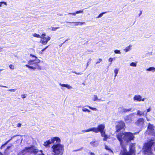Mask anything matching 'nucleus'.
I'll use <instances>...</instances> for the list:
<instances>
[{"label":"nucleus","instance_id":"nucleus-1","mask_svg":"<svg viewBox=\"0 0 155 155\" xmlns=\"http://www.w3.org/2000/svg\"><path fill=\"white\" fill-rule=\"evenodd\" d=\"M61 142V140L59 137H53L45 142L43 145L46 147H48L50 144L53 143L51 149L53 155H62L64 151V146L60 143Z\"/></svg>","mask_w":155,"mask_h":155},{"label":"nucleus","instance_id":"nucleus-2","mask_svg":"<svg viewBox=\"0 0 155 155\" xmlns=\"http://www.w3.org/2000/svg\"><path fill=\"white\" fill-rule=\"evenodd\" d=\"M136 134V132L132 133L130 132H120L117 134L116 137L120 142V146L124 151L126 150V149L124 140L128 143L134 140L135 138L134 135Z\"/></svg>","mask_w":155,"mask_h":155},{"label":"nucleus","instance_id":"nucleus-3","mask_svg":"<svg viewBox=\"0 0 155 155\" xmlns=\"http://www.w3.org/2000/svg\"><path fill=\"white\" fill-rule=\"evenodd\" d=\"M153 139H151L144 143L143 149L145 155H153L152 147L155 143Z\"/></svg>","mask_w":155,"mask_h":155},{"label":"nucleus","instance_id":"nucleus-4","mask_svg":"<svg viewBox=\"0 0 155 155\" xmlns=\"http://www.w3.org/2000/svg\"><path fill=\"white\" fill-rule=\"evenodd\" d=\"M38 151V150L35 148L33 145H31L29 147H26L21 151L22 153L25 152L30 153H34L35 154H36Z\"/></svg>","mask_w":155,"mask_h":155},{"label":"nucleus","instance_id":"nucleus-5","mask_svg":"<svg viewBox=\"0 0 155 155\" xmlns=\"http://www.w3.org/2000/svg\"><path fill=\"white\" fill-rule=\"evenodd\" d=\"M125 126L124 122L122 120L117 122V124L116 126V132H118L124 129Z\"/></svg>","mask_w":155,"mask_h":155},{"label":"nucleus","instance_id":"nucleus-6","mask_svg":"<svg viewBox=\"0 0 155 155\" xmlns=\"http://www.w3.org/2000/svg\"><path fill=\"white\" fill-rule=\"evenodd\" d=\"M105 128V126L104 124H99L97 126V127H94V133H98L100 132L101 134H102L105 132L104 130Z\"/></svg>","mask_w":155,"mask_h":155},{"label":"nucleus","instance_id":"nucleus-7","mask_svg":"<svg viewBox=\"0 0 155 155\" xmlns=\"http://www.w3.org/2000/svg\"><path fill=\"white\" fill-rule=\"evenodd\" d=\"M30 56L34 58H35V59L34 60H30L28 62V64L29 65H37V64H38L40 62V60L38 59L37 57L34 55L30 54Z\"/></svg>","mask_w":155,"mask_h":155},{"label":"nucleus","instance_id":"nucleus-8","mask_svg":"<svg viewBox=\"0 0 155 155\" xmlns=\"http://www.w3.org/2000/svg\"><path fill=\"white\" fill-rule=\"evenodd\" d=\"M147 129L151 135L155 137V132L153 125L151 124L150 123H149L147 126Z\"/></svg>","mask_w":155,"mask_h":155},{"label":"nucleus","instance_id":"nucleus-9","mask_svg":"<svg viewBox=\"0 0 155 155\" xmlns=\"http://www.w3.org/2000/svg\"><path fill=\"white\" fill-rule=\"evenodd\" d=\"M25 66L33 70H35V69H36L39 70H41V67L37 64V65H36L34 64L30 65L28 64H26Z\"/></svg>","mask_w":155,"mask_h":155},{"label":"nucleus","instance_id":"nucleus-10","mask_svg":"<svg viewBox=\"0 0 155 155\" xmlns=\"http://www.w3.org/2000/svg\"><path fill=\"white\" fill-rule=\"evenodd\" d=\"M144 122V120L142 118H139L135 122V124L137 125H142Z\"/></svg>","mask_w":155,"mask_h":155},{"label":"nucleus","instance_id":"nucleus-11","mask_svg":"<svg viewBox=\"0 0 155 155\" xmlns=\"http://www.w3.org/2000/svg\"><path fill=\"white\" fill-rule=\"evenodd\" d=\"M135 144L133 143H131L129 146V151L135 154Z\"/></svg>","mask_w":155,"mask_h":155},{"label":"nucleus","instance_id":"nucleus-12","mask_svg":"<svg viewBox=\"0 0 155 155\" xmlns=\"http://www.w3.org/2000/svg\"><path fill=\"white\" fill-rule=\"evenodd\" d=\"M59 85L60 86H61V87H64L67 88H68V89H71L73 88L69 84H61L60 83L59 84Z\"/></svg>","mask_w":155,"mask_h":155},{"label":"nucleus","instance_id":"nucleus-13","mask_svg":"<svg viewBox=\"0 0 155 155\" xmlns=\"http://www.w3.org/2000/svg\"><path fill=\"white\" fill-rule=\"evenodd\" d=\"M67 23H74L75 24L74 25L75 26H78L79 25H82L83 24H84L85 23V22H66Z\"/></svg>","mask_w":155,"mask_h":155},{"label":"nucleus","instance_id":"nucleus-14","mask_svg":"<svg viewBox=\"0 0 155 155\" xmlns=\"http://www.w3.org/2000/svg\"><path fill=\"white\" fill-rule=\"evenodd\" d=\"M101 135L102 137H103L104 138L103 139V140L104 141H106L108 138V137L107 135H106L105 134V131L104 133L103 132L102 134H101Z\"/></svg>","mask_w":155,"mask_h":155},{"label":"nucleus","instance_id":"nucleus-15","mask_svg":"<svg viewBox=\"0 0 155 155\" xmlns=\"http://www.w3.org/2000/svg\"><path fill=\"white\" fill-rule=\"evenodd\" d=\"M146 70L148 71H152L153 72H154L155 71V68L153 67H150L147 68Z\"/></svg>","mask_w":155,"mask_h":155},{"label":"nucleus","instance_id":"nucleus-16","mask_svg":"<svg viewBox=\"0 0 155 155\" xmlns=\"http://www.w3.org/2000/svg\"><path fill=\"white\" fill-rule=\"evenodd\" d=\"M135 154L129 151L128 152H124L122 153V155H135Z\"/></svg>","mask_w":155,"mask_h":155},{"label":"nucleus","instance_id":"nucleus-17","mask_svg":"<svg viewBox=\"0 0 155 155\" xmlns=\"http://www.w3.org/2000/svg\"><path fill=\"white\" fill-rule=\"evenodd\" d=\"M47 37L42 38V39H41L40 42L43 45H45L46 44H44V42L47 41Z\"/></svg>","mask_w":155,"mask_h":155},{"label":"nucleus","instance_id":"nucleus-18","mask_svg":"<svg viewBox=\"0 0 155 155\" xmlns=\"http://www.w3.org/2000/svg\"><path fill=\"white\" fill-rule=\"evenodd\" d=\"M91 131L94 132V127H92L87 130H84L83 131L84 132H87Z\"/></svg>","mask_w":155,"mask_h":155},{"label":"nucleus","instance_id":"nucleus-19","mask_svg":"<svg viewBox=\"0 0 155 155\" xmlns=\"http://www.w3.org/2000/svg\"><path fill=\"white\" fill-rule=\"evenodd\" d=\"M124 120L125 121L130 122L131 121V120L130 118V117L129 116H127L124 119Z\"/></svg>","mask_w":155,"mask_h":155},{"label":"nucleus","instance_id":"nucleus-20","mask_svg":"<svg viewBox=\"0 0 155 155\" xmlns=\"http://www.w3.org/2000/svg\"><path fill=\"white\" fill-rule=\"evenodd\" d=\"M142 97H134V99L135 101H143L144 98L142 99H141Z\"/></svg>","mask_w":155,"mask_h":155},{"label":"nucleus","instance_id":"nucleus-21","mask_svg":"<svg viewBox=\"0 0 155 155\" xmlns=\"http://www.w3.org/2000/svg\"><path fill=\"white\" fill-rule=\"evenodd\" d=\"M137 114L139 116H141L142 115H144V112H141L139 110H138L137 111Z\"/></svg>","mask_w":155,"mask_h":155},{"label":"nucleus","instance_id":"nucleus-22","mask_svg":"<svg viewBox=\"0 0 155 155\" xmlns=\"http://www.w3.org/2000/svg\"><path fill=\"white\" fill-rule=\"evenodd\" d=\"M132 46L131 45H130L129 46H128L126 48L124 49V51L126 52H127L129 51L130 49V47Z\"/></svg>","mask_w":155,"mask_h":155},{"label":"nucleus","instance_id":"nucleus-23","mask_svg":"<svg viewBox=\"0 0 155 155\" xmlns=\"http://www.w3.org/2000/svg\"><path fill=\"white\" fill-rule=\"evenodd\" d=\"M132 110V108H130L129 109H123V111L124 113H125L126 112H129V111L131 110Z\"/></svg>","mask_w":155,"mask_h":155},{"label":"nucleus","instance_id":"nucleus-24","mask_svg":"<svg viewBox=\"0 0 155 155\" xmlns=\"http://www.w3.org/2000/svg\"><path fill=\"white\" fill-rule=\"evenodd\" d=\"M106 13H107V12H105L101 13L97 17H96V18H99L101 17L104 14Z\"/></svg>","mask_w":155,"mask_h":155},{"label":"nucleus","instance_id":"nucleus-25","mask_svg":"<svg viewBox=\"0 0 155 155\" xmlns=\"http://www.w3.org/2000/svg\"><path fill=\"white\" fill-rule=\"evenodd\" d=\"M119 70L118 69L116 68L114 70V72L115 73V76H114V79H115V77L117 76V74H118V72Z\"/></svg>","mask_w":155,"mask_h":155},{"label":"nucleus","instance_id":"nucleus-26","mask_svg":"<svg viewBox=\"0 0 155 155\" xmlns=\"http://www.w3.org/2000/svg\"><path fill=\"white\" fill-rule=\"evenodd\" d=\"M105 148L107 150L112 152V150L107 145H105Z\"/></svg>","mask_w":155,"mask_h":155},{"label":"nucleus","instance_id":"nucleus-27","mask_svg":"<svg viewBox=\"0 0 155 155\" xmlns=\"http://www.w3.org/2000/svg\"><path fill=\"white\" fill-rule=\"evenodd\" d=\"M130 65L131 66L136 67L137 66V64L135 62H132L130 64Z\"/></svg>","mask_w":155,"mask_h":155},{"label":"nucleus","instance_id":"nucleus-28","mask_svg":"<svg viewBox=\"0 0 155 155\" xmlns=\"http://www.w3.org/2000/svg\"><path fill=\"white\" fill-rule=\"evenodd\" d=\"M82 111L84 112H90V111L87 109L86 108H83L82 109Z\"/></svg>","mask_w":155,"mask_h":155},{"label":"nucleus","instance_id":"nucleus-29","mask_svg":"<svg viewBox=\"0 0 155 155\" xmlns=\"http://www.w3.org/2000/svg\"><path fill=\"white\" fill-rule=\"evenodd\" d=\"M33 36L34 37L37 38H41V36L38 34H37L36 33H34L33 34Z\"/></svg>","mask_w":155,"mask_h":155},{"label":"nucleus","instance_id":"nucleus-30","mask_svg":"<svg viewBox=\"0 0 155 155\" xmlns=\"http://www.w3.org/2000/svg\"><path fill=\"white\" fill-rule=\"evenodd\" d=\"M51 39V37L49 36L48 37V38H47V41L44 42V44H46L48 43V41H49Z\"/></svg>","mask_w":155,"mask_h":155},{"label":"nucleus","instance_id":"nucleus-31","mask_svg":"<svg viewBox=\"0 0 155 155\" xmlns=\"http://www.w3.org/2000/svg\"><path fill=\"white\" fill-rule=\"evenodd\" d=\"M114 52L116 54H121L120 51L118 50H115L114 51Z\"/></svg>","mask_w":155,"mask_h":155},{"label":"nucleus","instance_id":"nucleus-32","mask_svg":"<svg viewBox=\"0 0 155 155\" xmlns=\"http://www.w3.org/2000/svg\"><path fill=\"white\" fill-rule=\"evenodd\" d=\"M60 28V27H52V31H55L57 29H59Z\"/></svg>","mask_w":155,"mask_h":155},{"label":"nucleus","instance_id":"nucleus-33","mask_svg":"<svg viewBox=\"0 0 155 155\" xmlns=\"http://www.w3.org/2000/svg\"><path fill=\"white\" fill-rule=\"evenodd\" d=\"M3 3L4 4L6 5H7V4L6 2H0V7H1L2 6V4H3Z\"/></svg>","mask_w":155,"mask_h":155},{"label":"nucleus","instance_id":"nucleus-34","mask_svg":"<svg viewBox=\"0 0 155 155\" xmlns=\"http://www.w3.org/2000/svg\"><path fill=\"white\" fill-rule=\"evenodd\" d=\"M83 11L81 10H79L78 11H77L75 13L76 14L80 13H83Z\"/></svg>","mask_w":155,"mask_h":155},{"label":"nucleus","instance_id":"nucleus-35","mask_svg":"<svg viewBox=\"0 0 155 155\" xmlns=\"http://www.w3.org/2000/svg\"><path fill=\"white\" fill-rule=\"evenodd\" d=\"M9 67L11 69H14V66L12 64H10Z\"/></svg>","mask_w":155,"mask_h":155},{"label":"nucleus","instance_id":"nucleus-36","mask_svg":"<svg viewBox=\"0 0 155 155\" xmlns=\"http://www.w3.org/2000/svg\"><path fill=\"white\" fill-rule=\"evenodd\" d=\"M87 107H88L90 109H91L92 110H96V108L92 107L89 106H87Z\"/></svg>","mask_w":155,"mask_h":155},{"label":"nucleus","instance_id":"nucleus-37","mask_svg":"<svg viewBox=\"0 0 155 155\" xmlns=\"http://www.w3.org/2000/svg\"><path fill=\"white\" fill-rule=\"evenodd\" d=\"M102 61L101 59L100 58L98 59V60L96 62V64H97L100 63L101 61Z\"/></svg>","mask_w":155,"mask_h":155},{"label":"nucleus","instance_id":"nucleus-38","mask_svg":"<svg viewBox=\"0 0 155 155\" xmlns=\"http://www.w3.org/2000/svg\"><path fill=\"white\" fill-rule=\"evenodd\" d=\"M91 58L89 59L88 60V62H87V67L88 66V65L89 64H90V61H91Z\"/></svg>","mask_w":155,"mask_h":155},{"label":"nucleus","instance_id":"nucleus-39","mask_svg":"<svg viewBox=\"0 0 155 155\" xmlns=\"http://www.w3.org/2000/svg\"><path fill=\"white\" fill-rule=\"evenodd\" d=\"M16 89H11L8 90V91H15L16 90Z\"/></svg>","mask_w":155,"mask_h":155},{"label":"nucleus","instance_id":"nucleus-40","mask_svg":"<svg viewBox=\"0 0 155 155\" xmlns=\"http://www.w3.org/2000/svg\"><path fill=\"white\" fill-rule=\"evenodd\" d=\"M13 137H12L9 140H8V141H7L5 143V144H7L9 142H10V141L11 140H12V139L13 138Z\"/></svg>","mask_w":155,"mask_h":155},{"label":"nucleus","instance_id":"nucleus-41","mask_svg":"<svg viewBox=\"0 0 155 155\" xmlns=\"http://www.w3.org/2000/svg\"><path fill=\"white\" fill-rule=\"evenodd\" d=\"M89 155H95L94 153H93L91 152H89Z\"/></svg>","mask_w":155,"mask_h":155},{"label":"nucleus","instance_id":"nucleus-42","mask_svg":"<svg viewBox=\"0 0 155 155\" xmlns=\"http://www.w3.org/2000/svg\"><path fill=\"white\" fill-rule=\"evenodd\" d=\"M49 45H48L47 46H46L45 48L43 49L42 50V51H44L48 47Z\"/></svg>","mask_w":155,"mask_h":155},{"label":"nucleus","instance_id":"nucleus-43","mask_svg":"<svg viewBox=\"0 0 155 155\" xmlns=\"http://www.w3.org/2000/svg\"><path fill=\"white\" fill-rule=\"evenodd\" d=\"M113 60V58H109L108 60V61L110 62H112V61Z\"/></svg>","mask_w":155,"mask_h":155},{"label":"nucleus","instance_id":"nucleus-44","mask_svg":"<svg viewBox=\"0 0 155 155\" xmlns=\"http://www.w3.org/2000/svg\"><path fill=\"white\" fill-rule=\"evenodd\" d=\"M151 110V109L150 108H149L147 109V111L146 113V114H147V112L150 111Z\"/></svg>","mask_w":155,"mask_h":155},{"label":"nucleus","instance_id":"nucleus-45","mask_svg":"<svg viewBox=\"0 0 155 155\" xmlns=\"http://www.w3.org/2000/svg\"><path fill=\"white\" fill-rule=\"evenodd\" d=\"M6 145V144H5V143L3 144L1 147L0 149H2L3 148V147L5 145Z\"/></svg>","mask_w":155,"mask_h":155},{"label":"nucleus","instance_id":"nucleus-46","mask_svg":"<svg viewBox=\"0 0 155 155\" xmlns=\"http://www.w3.org/2000/svg\"><path fill=\"white\" fill-rule=\"evenodd\" d=\"M21 124L20 123H18L17 124V126L18 127H21Z\"/></svg>","mask_w":155,"mask_h":155},{"label":"nucleus","instance_id":"nucleus-47","mask_svg":"<svg viewBox=\"0 0 155 155\" xmlns=\"http://www.w3.org/2000/svg\"><path fill=\"white\" fill-rule=\"evenodd\" d=\"M76 13H69L68 14V15H70V14H72V15H73L74 16L75 15V14Z\"/></svg>","mask_w":155,"mask_h":155},{"label":"nucleus","instance_id":"nucleus-48","mask_svg":"<svg viewBox=\"0 0 155 155\" xmlns=\"http://www.w3.org/2000/svg\"><path fill=\"white\" fill-rule=\"evenodd\" d=\"M57 15L59 16H63V14H58Z\"/></svg>","mask_w":155,"mask_h":155},{"label":"nucleus","instance_id":"nucleus-49","mask_svg":"<svg viewBox=\"0 0 155 155\" xmlns=\"http://www.w3.org/2000/svg\"><path fill=\"white\" fill-rule=\"evenodd\" d=\"M45 35H46L44 33L41 36L45 37Z\"/></svg>","mask_w":155,"mask_h":155},{"label":"nucleus","instance_id":"nucleus-50","mask_svg":"<svg viewBox=\"0 0 155 155\" xmlns=\"http://www.w3.org/2000/svg\"><path fill=\"white\" fill-rule=\"evenodd\" d=\"M142 11H140V13L139 14V16H140L141 14H142Z\"/></svg>","mask_w":155,"mask_h":155},{"label":"nucleus","instance_id":"nucleus-51","mask_svg":"<svg viewBox=\"0 0 155 155\" xmlns=\"http://www.w3.org/2000/svg\"><path fill=\"white\" fill-rule=\"evenodd\" d=\"M10 147H11V146H8V147H7L6 149H9Z\"/></svg>","mask_w":155,"mask_h":155},{"label":"nucleus","instance_id":"nucleus-52","mask_svg":"<svg viewBox=\"0 0 155 155\" xmlns=\"http://www.w3.org/2000/svg\"><path fill=\"white\" fill-rule=\"evenodd\" d=\"M97 97H94V99H93V100L94 101H96V100H97Z\"/></svg>","mask_w":155,"mask_h":155},{"label":"nucleus","instance_id":"nucleus-53","mask_svg":"<svg viewBox=\"0 0 155 155\" xmlns=\"http://www.w3.org/2000/svg\"><path fill=\"white\" fill-rule=\"evenodd\" d=\"M0 87H7L6 86H2V85H0Z\"/></svg>","mask_w":155,"mask_h":155},{"label":"nucleus","instance_id":"nucleus-54","mask_svg":"<svg viewBox=\"0 0 155 155\" xmlns=\"http://www.w3.org/2000/svg\"><path fill=\"white\" fill-rule=\"evenodd\" d=\"M78 74V75H81V74H82V73H77V74Z\"/></svg>","mask_w":155,"mask_h":155},{"label":"nucleus","instance_id":"nucleus-55","mask_svg":"<svg viewBox=\"0 0 155 155\" xmlns=\"http://www.w3.org/2000/svg\"><path fill=\"white\" fill-rule=\"evenodd\" d=\"M134 97H141L140 95H138V96H137V95H135V96H134Z\"/></svg>","mask_w":155,"mask_h":155},{"label":"nucleus","instance_id":"nucleus-56","mask_svg":"<svg viewBox=\"0 0 155 155\" xmlns=\"http://www.w3.org/2000/svg\"><path fill=\"white\" fill-rule=\"evenodd\" d=\"M95 143V141H92L90 143L91 144L94 143Z\"/></svg>","mask_w":155,"mask_h":155},{"label":"nucleus","instance_id":"nucleus-57","mask_svg":"<svg viewBox=\"0 0 155 155\" xmlns=\"http://www.w3.org/2000/svg\"><path fill=\"white\" fill-rule=\"evenodd\" d=\"M43 51H42V50L40 52V53L41 54H42Z\"/></svg>","mask_w":155,"mask_h":155},{"label":"nucleus","instance_id":"nucleus-58","mask_svg":"<svg viewBox=\"0 0 155 155\" xmlns=\"http://www.w3.org/2000/svg\"><path fill=\"white\" fill-rule=\"evenodd\" d=\"M72 72L73 73H75V74H77V72H76V71H72Z\"/></svg>","mask_w":155,"mask_h":155},{"label":"nucleus","instance_id":"nucleus-59","mask_svg":"<svg viewBox=\"0 0 155 155\" xmlns=\"http://www.w3.org/2000/svg\"><path fill=\"white\" fill-rule=\"evenodd\" d=\"M0 155H3V154L2 153L0 152Z\"/></svg>","mask_w":155,"mask_h":155},{"label":"nucleus","instance_id":"nucleus-60","mask_svg":"<svg viewBox=\"0 0 155 155\" xmlns=\"http://www.w3.org/2000/svg\"><path fill=\"white\" fill-rule=\"evenodd\" d=\"M69 40V39L68 38V39H67L66 40H65V42H66V41H67L68 40Z\"/></svg>","mask_w":155,"mask_h":155},{"label":"nucleus","instance_id":"nucleus-61","mask_svg":"<svg viewBox=\"0 0 155 155\" xmlns=\"http://www.w3.org/2000/svg\"><path fill=\"white\" fill-rule=\"evenodd\" d=\"M45 37L41 36V38L42 39V38Z\"/></svg>","mask_w":155,"mask_h":155},{"label":"nucleus","instance_id":"nucleus-62","mask_svg":"<svg viewBox=\"0 0 155 155\" xmlns=\"http://www.w3.org/2000/svg\"><path fill=\"white\" fill-rule=\"evenodd\" d=\"M61 88L62 89V90H63L64 89V88L62 87H61Z\"/></svg>","mask_w":155,"mask_h":155},{"label":"nucleus","instance_id":"nucleus-63","mask_svg":"<svg viewBox=\"0 0 155 155\" xmlns=\"http://www.w3.org/2000/svg\"><path fill=\"white\" fill-rule=\"evenodd\" d=\"M111 64V63H110V64H109V66Z\"/></svg>","mask_w":155,"mask_h":155},{"label":"nucleus","instance_id":"nucleus-64","mask_svg":"<svg viewBox=\"0 0 155 155\" xmlns=\"http://www.w3.org/2000/svg\"><path fill=\"white\" fill-rule=\"evenodd\" d=\"M115 58H113V59H114L115 60Z\"/></svg>","mask_w":155,"mask_h":155}]
</instances>
